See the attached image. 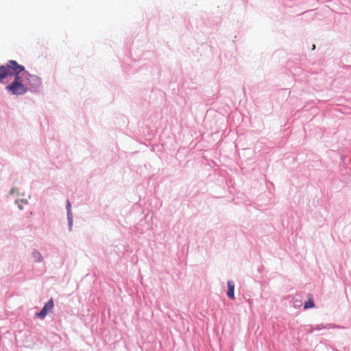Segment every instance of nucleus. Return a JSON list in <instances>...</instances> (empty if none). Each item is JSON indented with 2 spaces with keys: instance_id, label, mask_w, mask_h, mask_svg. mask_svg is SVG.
Listing matches in <instances>:
<instances>
[{
  "instance_id": "nucleus-1",
  "label": "nucleus",
  "mask_w": 351,
  "mask_h": 351,
  "mask_svg": "<svg viewBox=\"0 0 351 351\" xmlns=\"http://www.w3.org/2000/svg\"><path fill=\"white\" fill-rule=\"evenodd\" d=\"M10 64L14 79L6 86V89L13 95H23L27 93V88L23 83L20 73L25 71V67L19 64L15 60H10Z\"/></svg>"
},
{
  "instance_id": "nucleus-2",
  "label": "nucleus",
  "mask_w": 351,
  "mask_h": 351,
  "mask_svg": "<svg viewBox=\"0 0 351 351\" xmlns=\"http://www.w3.org/2000/svg\"><path fill=\"white\" fill-rule=\"evenodd\" d=\"M25 77H27V80L34 90L37 89L41 86L42 82L40 77L35 75H31L28 72L24 73Z\"/></svg>"
},
{
  "instance_id": "nucleus-3",
  "label": "nucleus",
  "mask_w": 351,
  "mask_h": 351,
  "mask_svg": "<svg viewBox=\"0 0 351 351\" xmlns=\"http://www.w3.org/2000/svg\"><path fill=\"white\" fill-rule=\"evenodd\" d=\"M10 64L9 61L6 65L0 66V82L8 76L12 75V71Z\"/></svg>"
},
{
  "instance_id": "nucleus-4",
  "label": "nucleus",
  "mask_w": 351,
  "mask_h": 351,
  "mask_svg": "<svg viewBox=\"0 0 351 351\" xmlns=\"http://www.w3.org/2000/svg\"><path fill=\"white\" fill-rule=\"evenodd\" d=\"M53 307V300L51 299L47 303L45 304L41 311L36 314V316L41 319L44 318L46 316L47 313L52 310Z\"/></svg>"
},
{
  "instance_id": "nucleus-5",
  "label": "nucleus",
  "mask_w": 351,
  "mask_h": 351,
  "mask_svg": "<svg viewBox=\"0 0 351 351\" xmlns=\"http://www.w3.org/2000/svg\"><path fill=\"white\" fill-rule=\"evenodd\" d=\"M234 285L233 282L228 281V282L227 295L231 299L234 298Z\"/></svg>"
},
{
  "instance_id": "nucleus-6",
  "label": "nucleus",
  "mask_w": 351,
  "mask_h": 351,
  "mask_svg": "<svg viewBox=\"0 0 351 351\" xmlns=\"http://www.w3.org/2000/svg\"><path fill=\"white\" fill-rule=\"evenodd\" d=\"M315 304L313 302V300L312 299H309L305 304L304 308L305 309L314 307Z\"/></svg>"
},
{
  "instance_id": "nucleus-7",
  "label": "nucleus",
  "mask_w": 351,
  "mask_h": 351,
  "mask_svg": "<svg viewBox=\"0 0 351 351\" xmlns=\"http://www.w3.org/2000/svg\"><path fill=\"white\" fill-rule=\"evenodd\" d=\"M33 255L35 258V260L37 261H41V255L38 252H34L33 253Z\"/></svg>"
},
{
  "instance_id": "nucleus-8",
  "label": "nucleus",
  "mask_w": 351,
  "mask_h": 351,
  "mask_svg": "<svg viewBox=\"0 0 351 351\" xmlns=\"http://www.w3.org/2000/svg\"><path fill=\"white\" fill-rule=\"evenodd\" d=\"M71 205L70 202L67 201V202H66V209H67L68 215H69L70 213H71Z\"/></svg>"
},
{
  "instance_id": "nucleus-9",
  "label": "nucleus",
  "mask_w": 351,
  "mask_h": 351,
  "mask_svg": "<svg viewBox=\"0 0 351 351\" xmlns=\"http://www.w3.org/2000/svg\"><path fill=\"white\" fill-rule=\"evenodd\" d=\"M14 193V189H11L10 193Z\"/></svg>"
},
{
  "instance_id": "nucleus-10",
  "label": "nucleus",
  "mask_w": 351,
  "mask_h": 351,
  "mask_svg": "<svg viewBox=\"0 0 351 351\" xmlns=\"http://www.w3.org/2000/svg\"><path fill=\"white\" fill-rule=\"evenodd\" d=\"M19 209H22L23 208L22 206L20 204H19Z\"/></svg>"
}]
</instances>
